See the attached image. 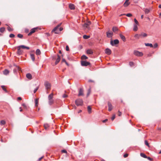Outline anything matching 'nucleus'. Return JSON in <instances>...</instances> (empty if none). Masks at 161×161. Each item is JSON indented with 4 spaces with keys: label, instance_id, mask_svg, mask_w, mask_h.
Returning a JSON list of instances; mask_svg holds the SVG:
<instances>
[{
    "label": "nucleus",
    "instance_id": "obj_1",
    "mask_svg": "<svg viewBox=\"0 0 161 161\" xmlns=\"http://www.w3.org/2000/svg\"><path fill=\"white\" fill-rule=\"evenodd\" d=\"M53 94L52 93L49 95L48 96V103L49 105H51L53 103Z\"/></svg>",
    "mask_w": 161,
    "mask_h": 161
},
{
    "label": "nucleus",
    "instance_id": "obj_2",
    "mask_svg": "<svg viewBox=\"0 0 161 161\" xmlns=\"http://www.w3.org/2000/svg\"><path fill=\"white\" fill-rule=\"evenodd\" d=\"M75 103L77 106H81L83 104V101L80 99H77L75 101Z\"/></svg>",
    "mask_w": 161,
    "mask_h": 161
},
{
    "label": "nucleus",
    "instance_id": "obj_3",
    "mask_svg": "<svg viewBox=\"0 0 161 161\" xmlns=\"http://www.w3.org/2000/svg\"><path fill=\"white\" fill-rule=\"evenodd\" d=\"M61 24L60 23L56 27H55L54 29L53 30V31H54L56 34H58L59 33V27L61 25Z\"/></svg>",
    "mask_w": 161,
    "mask_h": 161
},
{
    "label": "nucleus",
    "instance_id": "obj_4",
    "mask_svg": "<svg viewBox=\"0 0 161 161\" xmlns=\"http://www.w3.org/2000/svg\"><path fill=\"white\" fill-rule=\"evenodd\" d=\"M44 86H45L47 90L50 89L51 87V85L48 81H46L44 83Z\"/></svg>",
    "mask_w": 161,
    "mask_h": 161
},
{
    "label": "nucleus",
    "instance_id": "obj_5",
    "mask_svg": "<svg viewBox=\"0 0 161 161\" xmlns=\"http://www.w3.org/2000/svg\"><path fill=\"white\" fill-rule=\"evenodd\" d=\"M134 54L137 56H142L143 55L142 53L140 52L137 50L134 51Z\"/></svg>",
    "mask_w": 161,
    "mask_h": 161
},
{
    "label": "nucleus",
    "instance_id": "obj_6",
    "mask_svg": "<svg viewBox=\"0 0 161 161\" xmlns=\"http://www.w3.org/2000/svg\"><path fill=\"white\" fill-rule=\"evenodd\" d=\"M119 42V41L118 39H115L114 41L111 40L110 41V44L112 46H114L115 45L118 44Z\"/></svg>",
    "mask_w": 161,
    "mask_h": 161
},
{
    "label": "nucleus",
    "instance_id": "obj_7",
    "mask_svg": "<svg viewBox=\"0 0 161 161\" xmlns=\"http://www.w3.org/2000/svg\"><path fill=\"white\" fill-rule=\"evenodd\" d=\"M90 64V63L86 61H83L81 62V65L82 66H87Z\"/></svg>",
    "mask_w": 161,
    "mask_h": 161
},
{
    "label": "nucleus",
    "instance_id": "obj_8",
    "mask_svg": "<svg viewBox=\"0 0 161 161\" xmlns=\"http://www.w3.org/2000/svg\"><path fill=\"white\" fill-rule=\"evenodd\" d=\"M21 48V47H20V46H18L17 47V53L19 55H21L23 53V51L20 49Z\"/></svg>",
    "mask_w": 161,
    "mask_h": 161
},
{
    "label": "nucleus",
    "instance_id": "obj_9",
    "mask_svg": "<svg viewBox=\"0 0 161 161\" xmlns=\"http://www.w3.org/2000/svg\"><path fill=\"white\" fill-rule=\"evenodd\" d=\"M37 28H34L32 29L31 30L30 32L28 34V36L31 35L32 33H34L36 31L37 29Z\"/></svg>",
    "mask_w": 161,
    "mask_h": 161
},
{
    "label": "nucleus",
    "instance_id": "obj_10",
    "mask_svg": "<svg viewBox=\"0 0 161 161\" xmlns=\"http://www.w3.org/2000/svg\"><path fill=\"white\" fill-rule=\"evenodd\" d=\"M107 36L108 38H111L113 35V33L112 32H110L109 31L106 32Z\"/></svg>",
    "mask_w": 161,
    "mask_h": 161
},
{
    "label": "nucleus",
    "instance_id": "obj_11",
    "mask_svg": "<svg viewBox=\"0 0 161 161\" xmlns=\"http://www.w3.org/2000/svg\"><path fill=\"white\" fill-rule=\"evenodd\" d=\"M91 24V22L89 21L85 23L83 25V27L87 28H89V26Z\"/></svg>",
    "mask_w": 161,
    "mask_h": 161
},
{
    "label": "nucleus",
    "instance_id": "obj_12",
    "mask_svg": "<svg viewBox=\"0 0 161 161\" xmlns=\"http://www.w3.org/2000/svg\"><path fill=\"white\" fill-rule=\"evenodd\" d=\"M108 110L110 111L113 109V106L111 103L109 102H108Z\"/></svg>",
    "mask_w": 161,
    "mask_h": 161
},
{
    "label": "nucleus",
    "instance_id": "obj_13",
    "mask_svg": "<svg viewBox=\"0 0 161 161\" xmlns=\"http://www.w3.org/2000/svg\"><path fill=\"white\" fill-rule=\"evenodd\" d=\"M57 56L58 58L56 59V61L55 63V65L57 64L59 62L61 59L60 57L58 55Z\"/></svg>",
    "mask_w": 161,
    "mask_h": 161
},
{
    "label": "nucleus",
    "instance_id": "obj_14",
    "mask_svg": "<svg viewBox=\"0 0 161 161\" xmlns=\"http://www.w3.org/2000/svg\"><path fill=\"white\" fill-rule=\"evenodd\" d=\"M105 53L108 55H110L111 54V51L110 49L106 48L105 50Z\"/></svg>",
    "mask_w": 161,
    "mask_h": 161
},
{
    "label": "nucleus",
    "instance_id": "obj_15",
    "mask_svg": "<svg viewBox=\"0 0 161 161\" xmlns=\"http://www.w3.org/2000/svg\"><path fill=\"white\" fill-rule=\"evenodd\" d=\"M83 95V91L82 89L80 88L79 90L78 96H79Z\"/></svg>",
    "mask_w": 161,
    "mask_h": 161
},
{
    "label": "nucleus",
    "instance_id": "obj_16",
    "mask_svg": "<svg viewBox=\"0 0 161 161\" xmlns=\"http://www.w3.org/2000/svg\"><path fill=\"white\" fill-rule=\"evenodd\" d=\"M26 77L29 79L31 80L32 78L31 75L30 73H28L26 75Z\"/></svg>",
    "mask_w": 161,
    "mask_h": 161
},
{
    "label": "nucleus",
    "instance_id": "obj_17",
    "mask_svg": "<svg viewBox=\"0 0 161 161\" xmlns=\"http://www.w3.org/2000/svg\"><path fill=\"white\" fill-rule=\"evenodd\" d=\"M140 35L141 37H145L147 36V34L146 33L143 32L141 33Z\"/></svg>",
    "mask_w": 161,
    "mask_h": 161
},
{
    "label": "nucleus",
    "instance_id": "obj_18",
    "mask_svg": "<svg viewBox=\"0 0 161 161\" xmlns=\"http://www.w3.org/2000/svg\"><path fill=\"white\" fill-rule=\"evenodd\" d=\"M129 0H126L125 1V3L124 4V6L125 7H127L130 4V3L129 2Z\"/></svg>",
    "mask_w": 161,
    "mask_h": 161
},
{
    "label": "nucleus",
    "instance_id": "obj_19",
    "mask_svg": "<svg viewBox=\"0 0 161 161\" xmlns=\"http://www.w3.org/2000/svg\"><path fill=\"white\" fill-rule=\"evenodd\" d=\"M124 15H125L126 16H127L128 17H131V16H132V14L130 13H128L126 14H121V15H119V16H122Z\"/></svg>",
    "mask_w": 161,
    "mask_h": 161
},
{
    "label": "nucleus",
    "instance_id": "obj_20",
    "mask_svg": "<svg viewBox=\"0 0 161 161\" xmlns=\"http://www.w3.org/2000/svg\"><path fill=\"white\" fill-rule=\"evenodd\" d=\"M137 25H137V24H134V28L133 29V30L134 31H136L137 30H138V27H137Z\"/></svg>",
    "mask_w": 161,
    "mask_h": 161
},
{
    "label": "nucleus",
    "instance_id": "obj_21",
    "mask_svg": "<svg viewBox=\"0 0 161 161\" xmlns=\"http://www.w3.org/2000/svg\"><path fill=\"white\" fill-rule=\"evenodd\" d=\"M3 72L4 75H7L9 74V71L8 70L6 69L3 71Z\"/></svg>",
    "mask_w": 161,
    "mask_h": 161
},
{
    "label": "nucleus",
    "instance_id": "obj_22",
    "mask_svg": "<svg viewBox=\"0 0 161 161\" xmlns=\"http://www.w3.org/2000/svg\"><path fill=\"white\" fill-rule=\"evenodd\" d=\"M69 7L71 9H75V6L73 4H70L69 5Z\"/></svg>",
    "mask_w": 161,
    "mask_h": 161
},
{
    "label": "nucleus",
    "instance_id": "obj_23",
    "mask_svg": "<svg viewBox=\"0 0 161 161\" xmlns=\"http://www.w3.org/2000/svg\"><path fill=\"white\" fill-rule=\"evenodd\" d=\"M93 52L92 50L91 49H88L86 51V53L87 54H92L93 53Z\"/></svg>",
    "mask_w": 161,
    "mask_h": 161
},
{
    "label": "nucleus",
    "instance_id": "obj_24",
    "mask_svg": "<svg viewBox=\"0 0 161 161\" xmlns=\"http://www.w3.org/2000/svg\"><path fill=\"white\" fill-rule=\"evenodd\" d=\"M120 36L123 41L125 42V38L124 36L121 34H120Z\"/></svg>",
    "mask_w": 161,
    "mask_h": 161
},
{
    "label": "nucleus",
    "instance_id": "obj_25",
    "mask_svg": "<svg viewBox=\"0 0 161 161\" xmlns=\"http://www.w3.org/2000/svg\"><path fill=\"white\" fill-rule=\"evenodd\" d=\"M31 58L33 61H34L35 60V55L34 54H30Z\"/></svg>",
    "mask_w": 161,
    "mask_h": 161
},
{
    "label": "nucleus",
    "instance_id": "obj_26",
    "mask_svg": "<svg viewBox=\"0 0 161 161\" xmlns=\"http://www.w3.org/2000/svg\"><path fill=\"white\" fill-rule=\"evenodd\" d=\"M145 44L146 46H149L150 47H153V45L151 43H145Z\"/></svg>",
    "mask_w": 161,
    "mask_h": 161
},
{
    "label": "nucleus",
    "instance_id": "obj_27",
    "mask_svg": "<svg viewBox=\"0 0 161 161\" xmlns=\"http://www.w3.org/2000/svg\"><path fill=\"white\" fill-rule=\"evenodd\" d=\"M134 37L136 39H139V38L141 37L140 36V34H136L134 36Z\"/></svg>",
    "mask_w": 161,
    "mask_h": 161
},
{
    "label": "nucleus",
    "instance_id": "obj_28",
    "mask_svg": "<svg viewBox=\"0 0 161 161\" xmlns=\"http://www.w3.org/2000/svg\"><path fill=\"white\" fill-rule=\"evenodd\" d=\"M87 110H88V113L89 114H90L92 112V111H91L92 109L90 106H88Z\"/></svg>",
    "mask_w": 161,
    "mask_h": 161
},
{
    "label": "nucleus",
    "instance_id": "obj_29",
    "mask_svg": "<svg viewBox=\"0 0 161 161\" xmlns=\"http://www.w3.org/2000/svg\"><path fill=\"white\" fill-rule=\"evenodd\" d=\"M41 52L39 49H37L36 51V54L37 55H39L41 54Z\"/></svg>",
    "mask_w": 161,
    "mask_h": 161
},
{
    "label": "nucleus",
    "instance_id": "obj_30",
    "mask_svg": "<svg viewBox=\"0 0 161 161\" xmlns=\"http://www.w3.org/2000/svg\"><path fill=\"white\" fill-rule=\"evenodd\" d=\"M38 103V99H36L35 100V106L37 107Z\"/></svg>",
    "mask_w": 161,
    "mask_h": 161
},
{
    "label": "nucleus",
    "instance_id": "obj_31",
    "mask_svg": "<svg viewBox=\"0 0 161 161\" xmlns=\"http://www.w3.org/2000/svg\"><path fill=\"white\" fill-rule=\"evenodd\" d=\"M140 155L141 157L144 158H147V156L144 153H140Z\"/></svg>",
    "mask_w": 161,
    "mask_h": 161
},
{
    "label": "nucleus",
    "instance_id": "obj_32",
    "mask_svg": "<svg viewBox=\"0 0 161 161\" xmlns=\"http://www.w3.org/2000/svg\"><path fill=\"white\" fill-rule=\"evenodd\" d=\"M20 47H21V48H26L27 49H30V47H26L24 45H20Z\"/></svg>",
    "mask_w": 161,
    "mask_h": 161
},
{
    "label": "nucleus",
    "instance_id": "obj_33",
    "mask_svg": "<svg viewBox=\"0 0 161 161\" xmlns=\"http://www.w3.org/2000/svg\"><path fill=\"white\" fill-rule=\"evenodd\" d=\"M112 30L114 32H115L118 31V29L116 27H113L112 29Z\"/></svg>",
    "mask_w": 161,
    "mask_h": 161
},
{
    "label": "nucleus",
    "instance_id": "obj_34",
    "mask_svg": "<svg viewBox=\"0 0 161 161\" xmlns=\"http://www.w3.org/2000/svg\"><path fill=\"white\" fill-rule=\"evenodd\" d=\"M6 122L4 120H2L1 121L0 125H3L5 124Z\"/></svg>",
    "mask_w": 161,
    "mask_h": 161
},
{
    "label": "nucleus",
    "instance_id": "obj_35",
    "mask_svg": "<svg viewBox=\"0 0 161 161\" xmlns=\"http://www.w3.org/2000/svg\"><path fill=\"white\" fill-rule=\"evenodd\" d=\"M90 37V36H87L86 35H84L83 36V38L84 39H88Z\"/></svg>",
    "mask_w": 161,
    "mask_h": 161
},
{
    "label": "nucleus",
    "instance_id": "obj_36",
    "mask_svg": "<svg viewBox=\"0 0 161 161\" xmlns=\"http://www.w3.org/2000/svg\"><path fill=\"white\" fill-rule=\"evenodd\" d=\"M49 127V125L47 124H45L44 125V127L46 130H47Z\"/></svg>",
    "mask_w": 161,
    "mask_h": 161
},
{
    "label": "nucleus",
    "instance_id": "obj_37",
    "mask_svg": "<svg viewBox=\"0 0 161 161\" xmlns=\"http://www.w3.org/2000/svg\"><path fill=\"white\" fill-rule=\"evenodd\" d=\"M88 58V57L86 55H84L81 56V59H86Z\"/></svg>",
    "mask_w": 161,
    "mask_h": 161
},
{
    "label": "nucleus",
    "instance_id": "obj_38",
    "mask_svg": "<svg viewBox=\"0 0 161 161\" xmlns=\"http://www.w3.org/2000/svg\"><path fill=\"white\" fill-rule=\"evenodd\" d=\"M5 29L4 27H2L0 29V31L1 33H3L5 31Z\"/></svg>",
    "mask_w": 161,
    "mask_h": 161
},
{
    "label": "nucleus",
    "instance_id": "obj_39",
    "mask_svg": "<svg viewBox=\"0 0 161 161\" xmlns=\"http://www.w3.org/2000/svg\"><path fill=\"white\" fill-rule=\"evenodd\" d=\"M1 87L2 88V89L4 91L6 92H7L8 91L5 88V86H2Z\"/></svg>",
    "mask_w": 161,
    "mask_h": 161
},
{
    "label": "nucleus",
    "instance_id": "obj_40",
    "mask_svg": "<svg viewBox=\"0 0 161 161\" xmlns=\"http://www.w3.org/2000/svg\"><path fill=\"white\" fill-rule=\"evenodd\" d=\"M144 12L146 14H148L149 12L150 11L148 9L146 8L144 10Z\"/></svg>",
    "mask_w": 161,
    "mask_h": 161
},
{
    "label": "nucleus",
    "instance_id": "obj_41",
    "mask_svg": "<svg viewBox=\"0 0 161 161\" xmlns=\"http://www.w3.org/2000/svg\"><path fill=\"white\" fill-rule=\"evenodd\" d=\"M17 36L20 38H22L23 37V35L22 34H18Z\"/></svg>",
    "mask_w": 161,
    "mask_h": 161
},
{
    "label": "nucleus",
    "instance_id": "obj_42",
    "mask_svg": "<svg viewBox=\"0 0 161 161\" xmlns=\"http://www.w3.org/2000/svg\"><path fill=\"white\" fill-rule=\"evenodd\" d=\"M129 65L132 67L134 65V63L132 62H130L129 63Z\"/></svg>",
    "mask_w": 161,
    "mask_h": 161
},
{
    "label": "nucleus",
    "instance_id": "obj_43",
    "mask_svg": "<svg viewBox=\"0 0 161 161\" xmlns=\"http://www.w3.org/2000/svg\"><path fill=\"white\" fill-rule=\"evenodd\" d=\"M91 92V89H88V92L87 94V96L88 97L90 94Z\"/></svg>",
    "mask_w": 161,
    "mask_h": 161
},
{
    "label": "nucleus",
    "instance_id": "obj_44",
    "mask_svg": "<svg viewBox=\"0 0 161 161\" xmlns=\"http://www.w3.org/2000/svg\"><path fill=\"white\" fill-rule=\"evenodd\" d=\"M158 44L157 43H156L155 44H154L153 45V47L154 48H156L158 47Z\"/></svg>",
    "mask_w": 161,
    "mask_h": 161
},
{
    "label": "nucleus",
    "instance_id": "obj_45",
    "mask_svg": "<svg viewBox=\"0 0 161 161\" xmlns=\"http://www.w3.org/2000/svg\"><path fill=\"white\" fill-rule=\"evenodd\" d=\"M9 37L11 38H13L14 37V35L13 34H11L9 35Z\"/></svg>",
    "mask_w": 161,
    "mask_h": 161
},
{
    "label": "nucleus",
    "instance_id": "obj_46",
    "mask_svg": "<svg viewBox=\"0 0 161 161\" xmlns=\"http://www.w3.org/2000/svg\"><path fill=\"white\" fill-rule=\"evenodd\" d=\"M134 22H135V24H137V25L138 24V22L137 21V20L136 19H134Z\"/></svg>",
    "mask_w": 161,
    "mask_h": 161
},
{
    "label": "nucleus",
    "instance_id": "obj_47",
    "mask_svg": "<svg viewBox=\"0 0 161 161\" xmlns=\"http://www.w3.org/2000/svg\"><path fill=\"white\" fill-rule=\"evenodd\" d=\"M145 143L146 145L148 146V147H149V143H148V142L147 141H146V140L145 141Z\"/></svg>",
    "mask_w": 161,
    "mask_h": 161
},
{
    "label": "nucleus",
    "instance_id": "obj_48",
    "mask_svg": "<svg viewBox=\"0 0 161 161\" xmlns=\"http://www.w3.org/2000/svg\"><path fill=\"white\" fill-rule=\"evenodd\" d=\"M115 117V114H114L111 118V119L112 120H113L114 119Z\"/></svg>",
    "mask_w": 161,
    "mask_h": 161
},
{
    "label": "nucleus",
    "instance_id": "obj_49",
    "mask_svg": "<svg viewBox=\"0 0 161 161\" xmlns=\"http://www.w3.org/2000/svg\"><path fill=\"white\" fill-rule=\"evenodd\" d=\"M38 88H39L38 87H37L36 89H35V90L34 91V93H35L38 90Z\"/></svg>",
    "mask_w": 161,
    "mask_h": 161
},
{
    "label": "nucleus",
    "instance_id": "obj_50",
    "mask_svg": "<svg viewBox=\"0 0 161 161\" xmlns=\"http://www.w3.org/2000/svg\"><path fill=\"white\" fill-rule=\"evenodd\" d=\"M8 30L9 31H12V29L9 27H8Z\"/></svg>",
    "mask_w": 161,
    "mask_h": 161
},
{
    "label": "nucleus",
    "instance_id": "obj_51",
    "mask_svg": "<svg viewBox=\"0 0 161 161\" xmlns=\"http://www.w3.org/2000/svg\"><path fill=\"white\" fill-rule=\"evenodd\" d=\"M66 50L67 51H68L69 50V47L68 45H67L66 47Z\"/></svg>",
    "mask_w": 161,
    "mask_h": 161
},
{
    "label": "nucleus",
    "instance_id": "obj_52",
    "mask_svg": "<svg viewBox=\"0 0 161 161\" xmlns=\"http://www.w3.org/2000/svg\"><path fill=\"white\" fill-rule=\"evenodd\" d=\"M22 106L25 108H27L26 106V105L25 104V103L22 104Z\"/></svg>",
    "mask_w": 161,
    "mask_h": 161
},
{
    "label": "nucleus",
    "instance_id": "obj_53",
    "mask_svg": "<svg viewBox=\"0 0 161 161\" xmlns=\"http://www.w3.org/2000/svg\"><path fill=\"white\" fill-rule=\"evenodd\" d=\"M62 152L63 153H67V151L65 150H62Z\"/></svg>",
    "mask_w": 161,
    "mask_h": 161
},
{
    "label": "nucleus",
    "instance_id": "obj_54",
    "mask_svg": "<svg viewBox=\"0 0 161 161\" xmlns=\"http://www.w3.org/2000/svg\"><path fill=\"white\" fill-rule=\"evenodd\" d=\"M68 96L67 95L65 94H64L63 95V97H64V98H65V97H67Z\"/></svg>",
    "mask_w": 161,
    "mask_h": 161
},
{
    "label": "nucleus",
    "instance_id": "obj_55",
    "mask_svg": "<svg viewBox=\"0 0 161 161\" xmlns=\"http://www.w3.org/2000/svg\"><path fill=\"white\" fill-rule=\"evenodd\" d=\"M128 154H127V153L125 154L124 155V158H126L127 157H128Z\"/></svg>",
    "mask_w": 161,
    "mask_h": 161
},
{
    "label": "nucleus",
    "instance_id": "obj_56",
    "mask_svg": "<svg viewBox=\"0 0 161 161\" xmlns=\"http://www.w3.org/2000/svg\"><path fill=\"white\" fill-rule=\"evenodd\" d=\"M121 113L119 111H118V115L119 116H121Z\"/></svg>",
    "mask_w": 161,
    "mask_h": 161
},
{
    "label": "nucleus",
    "instance_id": "obj_57",
    "mask_svg": "<svg viewBox=\"0 0 161 161\" xmlns=\"http://www.w3.org/2000/svg\"><path fill=\"white\" fill-rule=\"evenodd\" d=\"M66 61L63 58L62 59V62H65Z\"/></svg>",
    "mask_w": 161,
    "mask_h": 161
},
{
    "label": "nucleus",
    "instance_id": "obj_58",
    "mask_svg": "<svg viewBox=\"0 0 161 161\" xmlns=\"http://www.w3.org/2000/svg\"><path fill=\"white\" fill-rule=\"evenodd\" d=\"M107 120H108V119H105V120H103V123H105V122H106V121H107Z\"/></svg>",
    "mask_w": 161,
    "mask_h": 161
},
{
    "label": "nucleus",
    "instance_id": "obj_59",
    "mask_svg": "<svg viewBox=\"0 0 161 161\" xmlns=\"http://www.w3.org/2000/svg\"><path fill=\"white\" fill-rule=\"evenodd\" d=\"M63 30V28H62L60 27L59 29V32L62 31Z\"/></svg>",
    "mask_w": 161,
    "mask_h": 161
},
{
    "label": "nucleus",
    "instance_id": "obj_60",
    "mask_svg": "<svg viewBox=\"0 0 161 161\" xmlns=\"http://www.w3.org/2000/svg\"><path fill=\"white\" fill-rule=\"evenodd\" d=\"M17 99L18 100H21L22 99L20 97H18Z\"/></svg>",
    "mask_w": 161,
    "mask_h": 161
},
{
    "label": "nucleus",
    "instance_id": "obj_61",
    "mask_svg": "<svg viewBox=\"0 0 161 161\" xmlns=\"http://www.w3.org/2000/svg\"><path fill=\"white\" fill-rule=\"evenodd\" d=\"M43 158V157H42L41 158H39L38 159V160L39 161H40V160H41V159Z\"/></svg>",
    "mask_w": 161,
    "mask_h": 161
},
{
    "label": "nucleus",
    "instance_id": "obj_62",
    "mask_svg": "<svg viewBox=\"0 0 161 161\" xmlns=\"http://www.w3.org/2000/svg\"><path fill=\"white\" fill-rule=\"evenodd\" d=\"M89 81L90 82H94L93 80H89Z\"/></svg>",
    "mask_w": 161,
    "mask_h": 161
},
{
    "label": "nucleus",
    "instance_id": "obj_63",
    "mask_svg": "<svg viewBox=\"0 0 161 161\" xmlns=\"http://www.w3.org/2000/svg\"><path fill=\"white\" fill-rule=\"evenodd\" d=\"M158 7L159 8H161V4L159 5Z\"/></svg>",
    "mask_w": 161,
    "mask_h": 161
},
{
    "label": "nucleus",
    "instance_id": "obj_64",
    "mask_svg": "<svg viewBox=\"0 0 161 161\" xmlns=\"http://www.w3.org/2000/svg\"><path fill=\"white\" fill-rule=\"evenodd\" d=\"M147 159H148L150 160H151V158L150 157H147Z\"/></svg>",
    "mask_w": 161,
    "mask_h": 161
}]
</instances>
